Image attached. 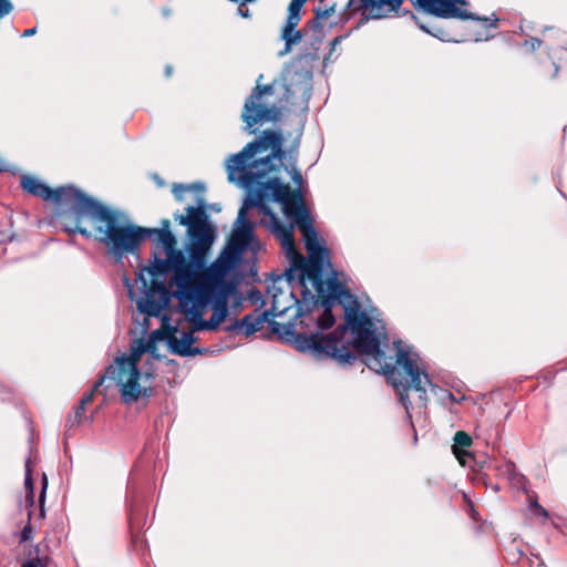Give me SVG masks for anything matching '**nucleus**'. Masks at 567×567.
Returning <instances> with one entry per match:
<instances>
[{
	"label": "nucleus",
	"mask_w": 567,
	"mask_h": 567,
	"mask_svg": "<svg viewBox=\"0 0 567 567\" xmlns=\"http://www.w3.org/2000/svg\"><path fill=\"white\" fill-rule=\"evenodd\" d=\"M322 305L339 302L344 308V323L330 334L321 332L299 333L295 337V348L309 352L316 359H333L340 364H352L358 360L354 353L367 355L365 364L398 375L391 358L380 351V333L373 319L361 309L357 298L337 278L324 281V292L320 295ZM394 379V377H392Z\"/></svg>",
	"instance_id": "nucleus-1"
},
{
	"label": "nucleus",
	"mask_w": 567,
	"mask_h": 567,
	"mask_svg": "<svg viewBox=\"0 0 567 567\" xmlns=\"http://www.w3.org/2000/svg\"><path fill=\"white\" fill-rule=\"evenodd\" d=\"M65 233L94 238L116 259L135 254L143 241L142 227L124 219L116 210L87 196L79 213L66 216Z\"/></svg>",
	"instance_id": "nucleus-2"
},
{
	"label": "nucleus",
	"mask_w": 567,
	"mask_h": 567,
	"mask_svg": "<svg viewBox=\"0 0 567 567\" xmlns=\"http://www.w3.org/2000/svg\"><path fill=\"white\" fill-rule=\"evenodd\" d=\"M285 155L281 135L266 130L257 140L230 156L227 162L229 179L234 181V173L238 172L246 187L258 186L266 176L279 169Z\"/></svg>",
	"instance_id": "nucleus-3"
},
{
	"label": "nucleus",
	"mask_w": 567,
	"mask_h": 567,
	"mask_svg": "<svg viewBox=\"0 0 567 567\" xmlns=\"http://www.w3.org/2000/svg\"><path fill=\"white\" fill-rule=\"evenodd\" d=\"M264 75L257 79L256 86L246 99L241 111L245 130L255 133L254 126L261 123L277 122L281 117L282 103H291L293 93L286 79L260 84Z\"/></svg>",
	"instance_id": "nucleus-4"
},
{
	"label": "nucleus",
	"mask_w": 567,
	"mask_h": 567,
	"mask_svg": "<svg viewBox=\"0 0 567 567\" xmlns=\"http://www.w3.org/2000/svg\"><path fill=\"white\" fill-rule=\"evenodd\" d=\"M415 7L432 16L443 19H477L474 13L464 7L465 0H411ZM403 0H349L347 9L349 14L362 11L371 19H381L390 13L398 12Z\"/></svg>",
	"instance_id": "nucleus-5"
},
{
	"label": "nucleus",
	"mask_w": 567,
	"mask_h": 567,
	"mask_svg": "<svg viewBox=\"0 0 567 567\" xmlns=\"http://www.w3.org/2000/svg\"><path fill=\"white\" fill-rule=\"evenodd\" d=\"M262 189H257L255 196L245 199L238 212V216L233 230V244L240 249H247L254 239V223L249 220L247 212L251 207H257L260 213L268 218L267 227L271 234L280 240L282 248L287 252H295L296 244L293 237L292 221L290 225L282 224L269 206L264 203Z\"/></svg>",
	"instance_id": "nucleus-6"
},
{
	"label": "nucleus",
	"mask_w": 567,
	"mask_h": 567,
	"mask_svg": "<svg viewBox=\"0 0 567 567\" xmlns=\"http://www.w3.org/2000/svg\"><path fill=\"white\" fill-rule=\"evenodd\" d=\"M393 347L395 349V358L392 355H386L384 351L380 348V351L384 354L385 358H391L394 363V369L398 370V375H392L390 373H385L381 369H375L373 367H369L370 369L381 372L388 377L389 381L392 383L394 389L398 391L400 395V400L403 403L406 412L409 413V406L411 404L408 395V391L410 389H414L420 392V398L425 400L426 394V385L433 386L429 374L424 371H421L416 358L417 354L412 355L409 350H406L402 346L401 340H396L393 342Z\"/></svg>",
	"instance_id": "nucleus-7"
},
{
	"label": "nucleus",
	"mask_w": 567,
	"mask_h": 567,
	"mask_svg": "<svg viewBox=\"0 0 567 567\" xmlns=\"http://www.w3.org/2000/svg\"><path fill=\"white\" fill-rule=\"evenodd\" d=\"M246 249H240L233 244V235L229 240V248L224 250L219 257L200 275L196 274L193 290L194 295H199L202 300L212 302L214 295L230 296L235 291V284L227 280L226 277L234 270L239 260V256Z\"/></svg>",
	"instance_id": "nucleus-8"
},
{
	"label": "nucleus",
	"mask_w": 567,
	"mask_h": 567,
	"mask_svg": "<svg viewBox=\"0 0 567 567\" xmlns=\"http://www.w3.org/2000/svg\"><path fill=\"white\" fill-rule=\"evenodd\" d=\"M141 372L137 367L136 358H117L114 364H111L104 375H101L93 384L92 389L84 393L80 400V404L86 406L90 404L95 392L104 383L105 379H110L115 382V385L120 386L121 398L125 404H132L136 402L140 396H150L152 390L144 388L142 389L138 380Z\"/></svg>",
	"instance_id": "nucleus-9"
},
{
	"label": "nucleus",
	"mask_w": 567,
	"mask_h": 567,
	"mask_svg": "<svg viewBox=\"0 0 567 567\" xmlns=\"http://www.w3.org/2000/svg\"><path fill=\"white\" fill-rule=\"evenodd\" d=\"M197 203V207L188 206L186 208V216L176 215L175 220L188 227L190 262L197 268H203L216 235L214 227L208 221L205 200L199 198Z\"/></svg>",
	"instance_id": "nucleus-10"
},
{
	"label": "nucleus",
	"mask_w": 567,
	"mask_h": 567,
	"mask_svg": "<svg viewBox=\"0 0 567 567\" xmlns=\"http://www.w3.org/2000/svg\"><path fill=\"white\" fill-rule=\"evenodd\" d=\"M20 184L24 192L40 197L43 200H51L60 207V210L56 213V221L63 231H65L66 216L79 213L89 196L73 185L60 186L52 189L38 178L29 175L22 176Z\"/></svg>",
	"instance_id": "nucleus-11"
},
{
	"label": "nucleus",
	"mask_w": 567,
	"mask_h": 567,
	"mask_svg": "<svg viewBox=\"0 0 567 567\" xmlns=\"http://www.w3.org/2000/svg\"><path fill=\"white\" fill-rule=\"evenodd\" d=\"M189 295L179 301L182 311L193 323L196 331H214L226 319L228 315V298L230 296L214 295L212 302L202 300L199 295L188 292Z\"/></svg>",
	"instance_id": "nucleus-12"
},
{
	"label": "nucleus",
	"mask_w": 567,
	"mask_h": 567,
	"mask_svg": "<svg viewBox=\"0 0 567 567\" xmlns=\"http://www.w3.org/2000/svg\"><path fill=\"white\" fill-rule=\"evenodd\" d=\"M296 227L303 236L305 246L309 255V261L301 266L300 282L303 287L311 285L312 288L322 295L324 292V280L322 278L324 258L328 257V249L318 241V234L313 227L312 218L298 224Z\"/></svg>",
	"instance_id": "nucleus-13"
},
{
	"label": "nucleus",
	"mask_w": 567,
	"mask_h": 567,
	"mask_svg": "<svg viewBox=\"0 0 567 567\" xmlns=\"http://www.w3.org/2000/svg\"><path fill=\"white\" fill-rule=\"evenodd\" d=\"M258 189H262L264 196L270 192L274 200L282 205L285 216L296 226L311 217L301 193L299 190H291L278 177L261 183L258 185Z\"/></svg>",
	"instance_id": "nucleus-14"
},
{
	"label": "nucleus",
	"mask_w": 567,
	"mask_h": 567,
	"mask_svg": "<svg viewBox=\"0 0 567 567\" xmlns=\"http://www.w3.org/2000/svg\"><path fill=\"white\" fill-rule=\"evenodd\" d=\"M258 189H262L264 196L270 192L274 200L282 205L285 216L296 226L311 217L301 193L299 190H291L278 177L261 183L258 185Z\"/></svg>",
	"instance_id": "nucleus-15"
},
{
	"label": "nucleus",
	"mask_w": 567,
	"mask_h": 567,
	"mask_svg": "<svg viewBox=\"0 0 567 567\" xmlns=\"http://www.w3.org/2000/svg\"><path fill=\"white\" fill-rule=\"evenodd\" d=\"M258 189H262L264 196L270 192L274 200L282 205L285 216L296 226L311 217L301 193L299 190H291L278 177L261 183L258 185Z\"/></svg>",
	"instance_id": "nucleus-16"
},
{
	"label": "nucleus",
	"mask_w": 567,
	"mask_h": 567,
	"mask_svg": "<svg viewBox=\"0 0 567 567\" xmlns=\"http://www.w3.org/2000/svg\"><path fill=\"white\" fill-rule=\"evenodd\" d=\"M169 270L174 272L171 284L176 286L175 296L182 301L193 290L196 272L190 265H187L182 251L172 246L165 250Z\"/></svg>",
	"instance_id": "nucleus-17"
},
{
	"label": "nucleus",
	"mask_w": 567,
	"mask_h": 567,
	"mask_svg": "<svg viewBox=\"0 0 567 567\" xmlns=\"http://www.w3.org/2000/svg\"><path fill=\"white\" fill-rule=\"evenodd\" d=\"M268 324L271 333L278 334L286 340L295 343V337L300 332H296L290 324H281L274 320V315L269 310L255 311L254 313L246 315L240 321H236L234 328H241L246 336H251L257 331L264 329Z\"/></svg>",
	"instance_id": "nucleus-18"
},
{
	"label": "nucleus",
	"mask_w": 567,
	"mask_h": 567,
	"mask_svg": "<svg viewBox=\"0 0 567 567\" xmlns=\"http://www.w3.org/2000/svg\"><path fill=\"white\" fill-rule=\"evenodd\" d=\"M169 301L168 290L164 282L152 280L150 290L144 299L138 301L137 308L142 313L156 317L166 308Z\"/></svg>",
	"instance_id": "nucleus-19"
},
{
	"label": "nucleus",
	"mask_w": 567,
	"mask_h": 567,
	"mask_svg": "<svg viewBox=\"0 0 567 567\" xmlns=\"http://www.w3.org/2000/svg\"><path fill=\"white\" fill-rule=\"evenodd\" d=\"M171 221L164 219L161 228H143V240L145 238L152 239L156 248H163L164 250L176 246V238L169 230Z\"/></svg>",
	"instance_id": "nucleus-20"
},
{
	"label": "nucleus",
	"mask_w": 567,
	"mask_h": 567,
	"mask_svg": "<svg viewBox=\"0 0 567 567\" xmlns=\"http://www.w3.org/2000/svg\"><path fill=\"white\" fill-rule=\"evenodd\" d=\"M194 329L190 331H184L181 337L171 336L168 343L173 353L181 357H193L202 352L199 348H194L192 344L196 341L194 336Z\"/></svg>",
	"instance_id": "nucleus-21"
},
{
	"label": "nucleus",
	"mask_w": 567,
	"mask_h": 567,
	"mask_svg": "<svg viewBox=\"0 0 567 567\" xmlns=\"http://www.w3.org/2000/svg\"><path fill=\"white\" fill-rule=\"evenodd\" d=\"M472 437L464 431H457L454 435V444L452 446L453 454L463 466H470L475 470V457L466 451L472 445Z\"/></svg>",
	"instance_id": "nucleus-22"
},
{
	"label": "nucleus",
	"mask_w": 567,
	"mask_h": 567,
	"mask_svg": "<svg viewBox=\"0 0 567 567\" xmlns=\"http://www.w3.org/2000/svg\"><path fill=\"white\" fill-rule=\"evenodd\" d=\"M497 471L499 475L508 480L513 487L527 493V478L517 471L515 463L506 461L497 466Z\"/></svg>",
	"instance_id": "nucleus-23"
},
{
	"label": "nucleus",
	"mask_w": 567,
	"mask_h": 567,
	"mask_svg": "<svg viewBox=\"0 0 567 567\" xmlns=\"http://www.w3.org/2000/svg\"><path fill=\"white\" fill-rule=\"evenodd\" d=\"M307 32L303 30V28L301 30H296V29L289 30L288 23H286L282 29V35H281L286 42V45H285V50L282 52H280V55H284L285 53L289 52L291 47L293 44H297L298 42H300L302 37Z\"/></svg>",
	"instance_id": "nucleus-24"
},
{
	"label": "nucleus",
	"mask_w": 567,
	"mask_h": 567,
	"mask_svg": "<svg viewBox=\"0 0 567 567\" xmlns=\"http://www.w3.org/2000/svg\"><path fill=\"white\" fill-rule=\"evenodd\" d=\"M24 468L25 503L27 506L32 507L34 505V484L32 478V465L30 458L25 461Z\"/></svg>",
	"instance_id": "nucleus-25"
},
{
	"label": "nucleus",
	"mask_w": 567,
	"mask_h": 567,
	"mask_svg": "<svg viewBox=\"0 0 567 567\" xmlns=\"http://www.w3.org/2000/svg\"><path fill=\"white\" fill-rule=\"evenodd\" d=\"M303 4H305L303 0H291L289 8H288L289 14L286 20V23H288L289 30L296 29L297 25L299 24L300 10L302 9Z\"/></svg>",
	"instance_id": "nucleus-26"
},
{
	"label": "nucleus",
	"mask_w": 567,
	"mask_h": 567,
	"mask_svg": "<svg viewBox=\"0 0 567 567\" xmlns=\"http://www.w3.org/2000/svg\"><path fill=\"white\" fill-rule=\"evenodd\" d=\"M169 271L166 258H158L156 252H154V259L148 267V274L153 277V280H156L157 277L167 275Z\"/></svg>",
	"instance_id": "nucleus-27"
},
{
	"label": "nucleus",
	"mask_w": 567,
	"mask_h": 567,
	"mask_svg": "<svg viewBox=\"0 0 567 567\" xmlns=\"http://www.w3.org/2000/svg\"><path fill=\"white\" fill-rule=\"evenodd\" d=\"M322 306H323V312L317 320V327L320 330H327V329H330L336 323V318L332 313L333 305H322Z\"/></svg>",
	"instance_id": "nucleus-28"
},
{
	"label": "nucleus",
	"mask_w": 567,
	"mask_h": 567,
	"mask_svg": "<svg viewBox=\"0 0 567 567\" xmlns=\"http://www.w3.org/2000/svg\"><path fill=\"white\" fill-rule=\"evenodd\" d=\"M85 408L84 405L82 404H78L74 410H73V413H71L68 419H66V423H65V427H66V431H71L73 427L78 426L79 424H81V422L83 421L84 419V412H85Z\"/></svg>",
	"instance_id": "nucleus-29"
},
{
	"label": "nucleus",
	"mask_w": 567,
	"mask_h": 567,
	"mask_svg": "<svg viewBox=\"0 0 567 567\" xmlns=\"http://www.w3.org/2000/svg\"><path fill=\"white\" fill-rule=\"evenodd\" d=\"M528 508L534 516L542 517L543 519H547L549 517L548 511L538 503L537 495L535 493L528 494Z\"/></svg>",
	"instance_id": "nucleus-30"
},
{
	"label": "nucleus",
	"mask_w": 567,
	"mask_h": 567,
	"mask_svg": "<svg viewBox=\"0 0 567 567\" xmlns=\"http://www.w3.org/2000/svg\"><path fill=\"white\" fill-rule=\"evenodd\" d=\"M193 189L202 192V190H204V185L199 184V183H195L192 185H184V184H174L173 185V194H174L175 198L179 202L183 199L184 193L193 190Z\"/></svg>",
	"instance_id": "nucleus-31"
},
{
	"label": "nucleus",
	"mask_w": 567,
	"mask_h": 567,
	"mask_svg": "<svg viewBox=\"0 0 567 567\" xmlns=\"http://www.w3.org/2000/svg\"><path fill=\"white\" fill-rule=\"evenodd\" d=\"M313 12L318 18L326 20L334 12V6H329L326 0H319V4L313 9Z\"/></svg>",
	"instance_id": "nucleus-32"
},
{
	"label": "nucleus",
	"mask_w": 567,
	"mask_h": 567,
	"mask_svg": "<svg viewBox=\"0 0 567 567\" xmlns=\"http://www.w3.org/2000/svg\"><path fill=\"white\" fill-rule=\"evenodd\" d=\"M321 18H318V16H315L311 20H309L306 25L303 27V30L306 32L312 31L315 33H320L322 31L323 24H322Z\"/></svg>",
	"instance_id": "nucleus-33"
},
{
	"label": "nucleus",
	"mask_w": 567,
	"mask_h": 567,
	"mask_svg": "<svg viewBox=\"0 0 567 567\" xmlns=\"http://www.w3.org/2000/svg\"><path fill=\"white\" fill-rule=\"evenodd\" d=\"M47 487H48V480H47V476L44 475L43 480H42V489H41V493H40V496H39L40 516H44V507H43V505H44V501H45Z\"/></svg>",
	"instance_id": "nucleus-34"
},
{
	"label": "nucleus",
	"mask_w": 567,
	"mask_h": 567,
	"mask_svg": "<svg viewBox=\"0 0 567 567\" xmlns=\"http://www.w3.org/2000/svg\"><path fill=\"white\" fill-rule=\"evenodd\" d=\"M13 10V6L9 0H0V19L8 16Z\"/></svg>",
	"instance_id": "nucleus-35"
},
{
	"label": "nucleus",
	"mask_w": 567,
	"mask_h": 567,
	"mask_svg": "<svg viewBox=\"0 0 567 567\" xmlns=\"http://www.w3.org/2000/svg\"><path fill=\"white\" fill-rule=\"evenodd\" d=\"M40 566H41V560L38 557L30 558L21 565V567H40Z\"/></svg>",
	"instance_id": "nucleus-36"
},
{
	"label": "nucleus",
	"mask_w": 567,
	"mask_h": 567,
	"mask_svg": "<svg viewBox=\"0 0 567 567\" xmlns=\"http://www.w3.org/2000/svg\"><path fill=\"white\" fill-rule=\"evenodd\" d=\"M31 535H32V528L30 526V524L25 525L21 532V539L22 540H28L31 538Z\"/></svg>",
	"instance_id": "nucleus-37"
},
{
	"label": "nucleus",
	"mask_w": 567,
	"mask_h": 567,
	"mask_svg": "<svg viewBox=\"0 0 567 567\" xmlns=\"http://www.w3.org/2000/svg\"><path fill=\"white\" fill-rule=\"evenodd\" d=\"M477 18V16H475ZM477 21H482L484 27H494L495 22H497V19H494V22H492L488 18H480L476 19Z\"/></svg>",
	"instance_id": "nucleus-38"
},
{
	"label": "nucleus",
	"mask_w": 567,
	"mask_h": 567,
	"mask_svg": "<svg viewBox=\"0 0 567 567\" xmlns=\"http://www.w3.org/2000/svg\"><path fill=\"white\" fill-rule=\"evenodd\" d=\"M292 179L296 184L300 185L303 182L302 175L300 172L295 171L292 174Z\"/></svg>",
	"instance_id": "nucleus-39"
},
{
	"label": "nucleus",
	"mask_w": 567,
	"mask_h": 567,
	"mask_svg": "<svg viewBox=\"0 0 567 567\" xmlns=\"http://www.w3.org/2000/svg\"><path fill=\"white\" fill-rule=\"evenodd\" d=\"M542 45V40L538 38H532L530 39V47L533 50L538 49Z\"/></svg>",
	"instance_id": "nucleus-40"
},
{
	"label": "nucleus",
	"mask_w": 567,
	"mask_h": 567,
	"mask_svg": "<svg viewBox=\"0 0 567 567\" xmlns=\"http://www.w3.org/2000/svg\"><path fill=\"white\" fill-rule=\"evenodd\" d=\"M35 32H37L35 28L27 29L23 31L22 37H24V38L31 37L33 34H35Z\"/></svg>",
	"instance_id": "nucleus-41"
},
{
	"label": "nucleus",
	"mask_w": 567,
	"mask_h": 567,
	"mask_svg": "<svg viewBox=\"0 0 567 567\" xmlns=\"http://www.w3.org/2000/svg\"><path fill=\"white\" fill-rule=\"evenodd\" d=\"M172 72H173L172 66H171V65H167V66L165 68V74H166V76H171Z\"/></svg>",
	"instance_id": "nucleus-42"
},
{
	"label": "nucleus",
	"mask_w": 567,
	"mask_h": 567,
	"mask_svg": "<svg viewBox=\"0 0 567 567\" xmlns=\"http://www.w3.org/2000/svg\"><path fill=\"white\" fill-rule=\"evenodd\" d=\"M558 72H559V66L557 64H555V71H554V75L553 76L554 78L557 76Z\"/></svg>",
	"instance_id": "nucleus-43"
},
{
	"label": "nucleus",
	"mask_w": 567,
	"mask_h": 567,
	"mask_svg": "<svg viewBox=\"0 0 567 567\" xmlns=\"http://www.w3.org/2000/svg\"><path fill=\"white\" fill-rule=\"evenodd\" d=\"M420 28L429 33H432L430 30H427L424 25L420 24Z\"/></svg>",
	"instance_id": "nucleus-44"
},
{
	"label": "nucleus",
	"mask_w": 567,
	"mask_h": 567,
	"mask_svg": "<svg viewBox=\"0 0 567 567\" xmlns=\"http://www.w3.org/2000/svg\"><path fill=\"white\" fill-rule=\"evenodd\" d=\"M255 0H243V4L247 3V2H254Z\"/></svg>",
	"instance_id": "nucleus-45"
},
{
	"label": "nucleus",
	"mask_w": 567,
	"mask_h": 567,
	"mask_svg": "<svg viewBox=\"0 0 567 567\" xmlns=\"http://www.w3.org/2000/svg\"><path fill=\"white\" fill-rule=\"evenodd\" d=\"M337 42H339V38H334L333 44H336Z\"/></svg>",
	"instance_id": "nucleus-46"
},
{
	"label": "nucleus",
	"mask_w": 567,
	"mask_h": 567,
	"mask_svg": "<svg viewBox=\"0 0 567 567\" xmlns=\"http://www.w3.org/2000/svg\"><path fill=\"white\" fill-rule=\"evenodd\" d=\"M303 1L306 2L307 0H303Z\"/></svg>",
	"instance_id": "nucleus-47"
}]
</instances>
